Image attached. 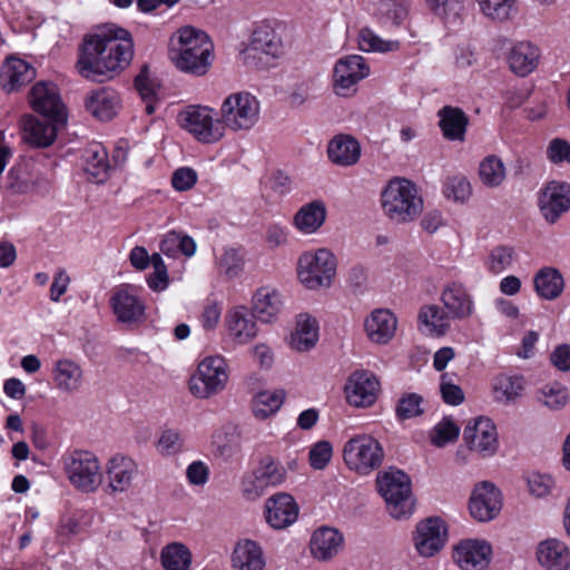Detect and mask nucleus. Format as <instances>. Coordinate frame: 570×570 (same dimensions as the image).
I'll list each match as a JSON object with an SVG mask.
<instances>
[{
  "instance_id": "1",
  "label": "nucleus",
  "mask_w": 570,
  "mask_h": 570,
  "mask_svg": "<svg viewBox=\"0 0 570 570\" xmlns=\"http://www.w3.org/2000/svg\"><path fill=\"white\" fill-rule=\"evenodd\" d=\"M132 57L131 33L116 24H105L83 37L76 68L85 79L104 82L129 66Z\"/></svg>"
},
{
  "instance_id": "2",
  "label": "nucleus",
  "mask_w": 570,
  "mask_h": 570,
  "mask_svg": "<svg viewBox=\"0 0 570 570\" xmlns=\"http://www.w3.org/2000/svg\"><path fill=\"white\" fill-rule=\"evenodd\" d=\"M213 43L203 30L191 26L178 30V41L170 48V59L175 66L195 76L205 75L212 65Z\"/></svg>"
},
{
  "instance_id": "3",
  "label": "nucleus",
  "mask_w": 570,
  "mask_h": 570,
  "mask_svg": "<svg viewBox=\"0 0 570 570\" xmlns=\"http://www.w3.org/2000/svg\"><path fill=\"white\" fill-rule=\"evenodd\" d=\"M381 203L385 216L396 224L414 220L423 209L415 185L405 178L390 180L381 193Z\"/></svg>"
},
{
  "instance_id": "4",
  "label": "nucleus",
  "mask_w": 570,
  "mask_h": 570,
  "mask_svg": "<svg viewBox=\"0 0 570 570\" xmlns=\"http://www.w3.org/2000/svg\"><path fill=\"white\" fill-rule=\"evenodd\" d=\"M376 485L394 519L407 518L413 513L414 500L411 480L403 471L390 469L377 475Z\"/></svg>"
},
{
  "instance_id": "5",
  "label": "nucleus",
  "mask_w": 570,
  "mask_h": 570,
  "mask_svg": "<svg viewBox=\"0 0 570 570\" xmlns=\"http://www.w3.org/2000/svg\"><path fill=\"white\" fill-rule=\"evenodd\" d=\"M385 453L382 444L370 434H357L351 438L343 448V460L347 468L362 475L379 469Z\"/></svg>"
},
{
  "instance_id": "6",
  "label": "nucleus",
  "mask_w": 570,
  "mask_h": 570,
  "mask_svg": "<svg viewBox=\"0 0 570 570\" xmlns=\"http://www.w3.org/2000/svg\"><path fill=\"white\" fill-rule=\"evenodd\" d=\"M283 55V42L277 32L267 23L256 27L244 50V62L256 69H268Z\"/></svg>"
},
{
  "instance_id": "7",
  "label": "nucleus",
  "mask_w": 570,
  "mask_h": 570,
  "mask_svg": "<svg viewBox=\"0 0 570 570\" xmlns=\"http://www.w3.org/2000/svg\"><path fill=\"white\" fill-rule=\"evenodd\" d=\"M219 116L224 129L248 130L258 120L259 102L248 92H234L223 101Z\"/></svg>"
},
{
  "instance_id": "8",
  "label": "nucleus",
  "mask_w": 570,
  "mask_h": 570,
  "mask_svg": "<svg viewBox=\"0 0 570 570\" xmlns=\"http://www.w3.org/2000/svg\"><path fill=\"white\" fill-rule=\"evenodd\" d=\"M63 469L70 483L82 492H94L102 481L97 456L83 450H75L63 456Z\"/></svg>"
},
{
  "instance_id": "9",
  "label": "nucleus",
  "mask_w": 570,
  "mask_h": 570,
  "mask_svg": "<svg viewBox=\"0 0 570 570\" xmlns=\"http://www.w3.org/2000/svg\"><path fill=\"white\" fill-rule=\"evenodd\" d=\"M335 271V258L325 248H321L315 253H304L298 259V277L309 289L330 286Z\"/></svg>"
},
{
  "instance_id": "10",
  "label": "nucleus",
  "mask_w": 570,
  "mask_h": 570,
  "mask_svg": "<svg viewBox=\"0 0 570 570\" xmlns=\"http://www.w3.org/2000/svg\"><path fill=\"white\" fill-rule=\"evenodd\" d=\"M228 380L227 363L223 356L205 357L189 381L190 392L200 399H208L224 390Z\"/></svg>"
},
{
  "instance_id": "11",
  "label": "nucleus",
  "mask_w": 570,
  "mask_h": 570,
  "mask_svg": "<svg viewBox=\"0 0 570 570\" xmlns=\"http://www.w3.org/2000/svg\"><path fill=\"white\" fill-rule=\"evenodd\" d=\"M286 479V469L272 456L263 458L252 473L245 475L240 483L242 494L246 500H256L268 488L282 484Z\"/></svg>"
},
{
  "instance_id": "12",
  "label": "nucleus",
  "mask_w": 570,
  "mask_h": 570,
  "mask_svg": "<svg viewBox=\"0 0 570 570\" xmlns=\"http://www.w3.org/2000/svg\"><path fill=\"white\" fill-rule=\"evenodd\" d=\"M214 110L204 106H189L178 116L181 128L190 132L198 141L214 144L224 137V126L214 119Z\"/></svg>"
},
{
  "instance_id": "13",
  "label": "nucleus",
  "mask_w": 570,
  "mask_h": 570,
  "mask_svg": "<svg viewBox=\"0 0 570 570\" xmlns=\"http://www.w3.org/2000/svg\"><path fill=\"white\" fill-rule=\"evenodd\" d=\"M370 75V67L358 55L337 60L333 70V86L336 95L350 97L356 92V85Z\"/></svg>"
},
{
  "instance_id": "14",
  "label": "nucleus",
  "mask_w": 570,
  "mask_h": 570,
  "mask_svg": "<svg viewBox=\"0 0 570 570\" xmlns=\"http://www.w3.org/2000/svg\"><path fill=\"white\" fill-rule=\"evenodd\" d=\"M30 104L33 110L43 118L56 121L67 120L66 106L53 82L38 81L30 91Z\"/></svg>"
},
{
  "instance_id": "15",
  "label": "nucleus",
  "mask_w": 570,
  "mask_h": 570,
  "mask_svg": "<svg viewBox=\"0 0 570 570\" xmlns=\"http://www.w3.org/2000/svg\"><path fill=\"white\" fill-rule=\"evenodd\" d=\"M539 208L544 219L554 224L570 209V184L552 180L540 191Z\"/></svg>"
},
{
  "instance_id": "16",
  "label": "nucleus",
  "mask_w": 570,
  "mask_h": 570,
  "mask_svg": "<svg viewBox=\"0 0 570 570\" xmlns=\"http://www.w3.org/2000/svg\"><path fill=\"white\" fill-rule=\"evenodd\" d=\"M463 439L470 450L484 456L492 455L498 449L497 429L489 417L480 416L470 421L464 429Z\"/></svg>"
},
{
  "instance_id": "17",
  "label": "nucleus",
  "mask_w": 570,
  "mask_h": 570,
  "mask_svg": "<svg viewBox=\"0 0 570 570\" xmlns=\"http://www.w3.org/2000/svg\"><path fill=\"white\" fill-rule=\"evenodd\" d=\"M501 505V493L493 483L483 481L475 485L469 504L474 519L481 522L490 521L500 512Z\"/></svg>"
},
{
  "instance_id": "18",
  "label": "nucleus",
  "mask_w": 570,
  "mask_h": 570,
  "mask_svg": "<svg viewBox=\"0 0 570 570\" xmlns=\"http://www.w3.org/2000/svg\"><path fill=\"white\" fill-rule=\"evenodd\" d=\"M491 554V546L478 539L462 540L453 551V558L462 570H485L490 564Z\"/></svg>"
},
{
  "instance_id": "19",
  "label": "nucleus",
  "mask_w": 570,
  "mask_h": 570,
  "mask_svg": "<svg viewBox=\"0 0 570 570\" xmlns=\"http://www.w3.org/2000/svg\"><path fill=\"white\" fill-rule=\"evenodd\" d=\"M417 552L423 557H432L439 552L446 540V528L440 518H428L417 523L413 538Z\"/></svg>"
},
{
  "instance_id": "20",
  "label": "nucleus",
  "mask_w": 570,
  "mask_h": 570,
  "mask_svg": "<svg viewBox=\"0 0 570 570\" xmlns=\"http://www.w3.org/2000/svg\"><path fill=\"white\" fill-rule=\"evenodd\" d=\"M380 382L368 371L354 372L346 385V396L350 404L355 406H370L377 396Z\"/></svg>"
},
{
  "instance_id": "21",
  "label": "nucleus",
  "mask_w": 570,
  "mask_h": 570,
  "mask_svg": "<svg viewBox=\"0 0 570 570\" xmlns=\"http://www.w3.org/2000/svg\"><path fill=\"white\" fill-rule=\"evenodd\" d=\"M66 121H56L49 118L39 119L35 116L23 118V141L37 148L50 146L57 137L58 126Z\"/></svg>"
},
{
  "instance_id": "22",
  "label": "nucleus",
  "mask_w": 570,
  "mask_h": 570,
  "mask_svg": "<svg viewBox=\"0 0 570 570\" xmlns=\"http://www.w3.org/2000/svg\"><path fill=\"white\" fill-rule=\"evenodd\" d=\"M298 507L292 495L278 493L266 501V521L274 529H284L294 523Z\"/></svg>"
},
{
  "instance_id": "23",
  "label": "nucleus",
  "mask_w": 570,
  "mask_h": 570,
  "mask_svg": "<svg viewBox=\"0 0 570 570\" xmlns=\"http://www.w3.org/2000/svg\"><path fill=\"white\" fill-rule=\"evenodd\" d=\"M119 106V95L111 88L92 90L85 99L86 110L101 121L112 119L116 116Z\"/></svg>"
},
{
  "instance_id": "24",
  "label": "nucleus",
  "mask_w": 570,
  "mask_h": 570,
  "mask_svg": "<svg viewBox=\"0 0 570 570\" xmlns=\"http://www.w3.org/2000/svg\"><path fill=\"white\" fill-rule=\"evenodd\" d=\"M256 315L245 306H237L226 315L229 335L239 344H246L257 334Z\"/></svg>"
},
{
  "instance_id": "25",
  "label": "nucleus",
  "mask_w": 570,
  "mask_h": 570,
  "mask_svg": "<svg viewBox=\"0 0 570 570\" xmlns=\"http://www.w3.org/2000/svg\"><path fill=\"white\" fill-rule=\"evenodd\" d=\"M343 542L344 537L338 530L330 527L318 528L311 538V553L320 561L331 560L338 553Z\"/></svg>"
},
{
  "instance_id": "26",
  "label": "nucleus",
  "mask_w": 570,
  "mask_h": 570,
  "mask_svg": "<svg viewBox=\"0 0 570 570\" xmlns=\"http://www.w3.org/2000/svg\"><path fill=\"white\" fill-rule=\"evenodd\" d=\"M327 157L337 166H353L361 157V145L358 140L351 135H336L327 145Z\"/></svg>"
},
{
  "instance_id": "27",
  "label": "nucleus",
  "mask_w": 570,
  "mask_h": 570,
  "mask_svg": "<svg viewBox=\"0 0 570 570\" xmlns=\"http://www.w3.org/2000/svg\"><path fill=\"white\" fill-rule=\"evenodd\" d=\"M396 325V317L389 309H375L364 322L367 337L377 344H386L394 336Z\"/></svg>"
},
{
  "instance_id": "28",
  "label": "nucleus",
  "mask_w": 570,
  "mask_h": 570,
  "mask_svg": "<svg viewBox=\"0 0 570 570\" xmlns=\"http://www.w3.org/2000/svg\"><path fill=\"white\" fill-rule=\"evenodd\" d=\"M537 558L547 570H567L570 567V550L558 539L542 541L538 546Z\"/></svg>"
},
{
  "instance_id": "29",
  "label": "nucleus",
  "mask_w": 570,
  "mask_h": 570,
  "mask_svg": "<svg viewBox=\"0 0 570 570\" xmlns=\"http://www.w3.org/2000/svg\"><path fill=\"white\" fill-rule=\"evenodd\" d=\"M114 313L122 323H136L142 320L145 306L128 288L120 287L110 298Z\"/></svg>"
},
{
  "instance_id": "30",
  "label": "nucleus",
  "mask_w": 570,
  "mask_h": 570,
  "mask_svg": "<svg viewBox=\"0 0 570 570\" xmlns=\"http://www.w3.org/2000/svg\"><path fill=\"white\" fill-rule=\"evenodd\" d=\"M539 59L540 50L535 45L520 41L510 51L509 66L515 75L525 77L535 70Z\"/></svg>"
},
{
  "instance_id": "31",
  "label": "nucleus",
  "mask_w": 570,
  "mask_h": 570,
  "mask_svg": "<svg viewBox=\"0 0 570 570\" xmlns=\"http://www.w3.org/2000/svg\"><path fill=\"white\" fill-rule=\"evenodd\" d=\"M438 116L442 134L448 140H464L469 117L461 108L444 106L438 111Z\"/></svg>"
},
{
  "instance_id": "32",
  "label": "nucleus",
  "mask_w": 570,
  "mask_h": 570,
  "mask_svg": "<svg viewBox=\"0 0 570 570\" xmlns=\"http://www.w3.org/2000/svg\"><path fill=\"white\" fill-rule=\"evenodd\" d=\"M36 76V70L24 60L10 58L3 66L0 79L2 88L8 91H14L29 83Z\"/></svg>"
},
{
  "instance_id": "33",
  "label": "nucleus",
  "mask_w": 570,
  "mask_h": 570,
  "mask_svg": "<svg viewBox=\"0 0 570 570\" xmlns=\"http://www.w3.org/2000/svg\"><path fill=\"white\" fill-rule=\"evenodd\" d=\"M491 389L494 401L508 405L523 395L525 381L522 375L502 373L493 377Z\"/></svg>"
},
{
  "instance_id": "34",
  "label": "nucleus",
  "mask_w": 570,
  "mask_h": 570,
  "mask_svg": "<svg viewBox=\"0 0 570 570\" xmlns=\"http://www.w3.org/2000/svg\"><path fill=\"white\" fill-rule=\"evenodd\" d=\"M137 473V464L134 460L127 456H114L107 469L109 479V489L111 492H124L127 490L132 481L134 475Z\"/></svg>"
},
{
  "instance_id": "35",
  "label": "nucleus",
  "mask_w": 570,
  "mask_h": 570,
  "mask_svg": "<svg viewBox=\"0 0 570 570\" xmlns=\"http://www.w3.org/2000/svg\"><path fill=\"white\" fill-rule=\"evenodd\" d=\"M441 299L452 318H465L472 313L473 302L461 284L448 285L442 292Z\"/></svg>"
},
{
  "instance_id": "36",
  "label": "nucleus",
  "mask_w": 570,
  "mask_h": 570,
  "mask_svg": "<svg viewBox=\"0 0 570 570\" xmlns=\"http://www.w3.org/2000/svg\"><path fill=\"white\" fill-rule=\"evenodd\" d=\"M283 305L282 295L276 289L262 287L254 295L253 312L262 322L271 323L276 320Z\"/></svg>"
},
{
  "instance_id": "37",
  "label": "nucleus",
  "mask_w": 570,
  "mask_h": 570,
  "mask_svg": "<svg viewBox=\"0 0 570 570\" xmlns=\"http://www.w3.org/2000/svg\"><path fill=\"white\" fill-rule=\"evenodd\" d=\"M232 564L237 570H264L265 560L261 547L252 540L238 543L232 556Z\"/></svg>"
},
{
  "instance_id": "38",
  "label": "nucleus",
  "mask_w": 570,
  "mask_h": 570,
  "mask_svg": "<svg viewBox=\"0 0 570 570\" xmlns=\"http://www.w3.org/2000/svg\"><path fill=\"white\" fill-rule=\"evenodd\" d=\"M53 380L60 391L77 392L82 384V370L71 360H59L53 370Z\"/></svg>"
},
{
  "instance_id": "39",
  "label": "nucleus",
  "mask_w": 570,
  "mask_h": 570,
  "mask_svg": "<svg viewBox=\"0 0 570 570\" xmlns=\"http://www.w3.org/2000/svg\"><path fill=\"white\" fill-rule=\"evenodd\" d=\"M537 294L544 299H556L564 288L561 273L553 267L541 268L533 279Z\"/></svg>"
},
{
  "instance_id": "40",
  "label": "nucleus",
  "mask_w": 570,
  "mask_h": 570,
  "mask_svg": "<svg viewBox=\"0 0 570 570\" xmlns=\"http://www.w3.org/2000/svg\"><path fill=\"white\" fill-rule=\"evenodd\" d=\"M85 171L97 183L106 179L110 168L106 148L99 142L90 144L82 154Z\"/></svg>"
},
{
  "instance_id": "41",
  "label": "nucleus",
  "mask_w": 570,
  "mask_h": 570,
  "mask_svg": "<svg viewBox=\"0 0 570 570\" xmlns=\"http://www.w3.org/2000/svg\"><path fill=\"white\" fill-rule=\"evenodd\" d=\"M318 340V327L315 318L301 314L297 318L296 330L291 335V347L305 352L313 348Z\"/></svg>"
},
{
  "instance_id": "42",
  "label": "nucleus",
  "mask_w": 570,
  "mask_h": 570,
  "mask_svg": "<svg viewBox=\"0 0 570 570\" xmlns=\"http://www.w3.org/2000/svg\"><path fill=\"white\" fill-rule=\"evenodd\" d=\"M326 209L322 202L304 205L295 215V226L305 234L316 232L325 222Z\"/></svg>"
},
{
  "instance_id": "43",
  "label": "nucleus",
  "mask_w": 570,
  "mask_h": 570,
  "mask_svg": "<svg viewBox=\"0 0 570 570\" xmlns=\"http://www.w3.org/2000/svg\"><path fill=\"white\" fill-rule=\"evenodd\" d=\"M480 11L489 19L505 22L519 11L518 0H475Z\"/></svg>"
},
{
  "instance_id": "44",
  "label": "nucleus",
  "mask_w": 570,
  "mask_h": 570,
  "mask_svg": "<svg viewBox=\"0 0 570 570\" xmlns=\"http://www.w3.org/2000/svg\"><path fill=\"white\" fill-rule=\"evenodd\" d=\"M284 400L285 392L283 390L259 392L253 400V413L258 419H266L279 410Z\"/></svg>"
},
{
  "instance_id": "45",
  "label": "nucleus",
  "mask_w": 570,
  "mask_h": 570,
  "mask_svg": "<svg viewBox=\"0 0 570 570\" xmlns=\"http://www.w3.org/2000/svg\"><path fill=\"white\" fill-rule=\"evenodd\" d=\"M481 181L488 187H498L505 179V167L501 158L495 155L485 157L479 166Z\"/></svg>"
},
{
  "instance_id": "46",
  "label": "nucleus",
  "mask_w": 570,
  "mask_h": 570,
  "mask_svg": "<svg viewBox=\"0 0 570 570\" xmlns=\"http://www.w3.org/2000/svg\"><path fill=\"white\" fill-rule=\"evenodd\" d=\"M450 317L449 313L438 305L423 306L419 314V320L435 335H443L446 332Z\"/></svg>"
},
{
  "instance_id": "47",
  "label": "nucleus",
  "mask_w": 570,
  "mask_h": 570,
  "mask_svg": "<svg viewBox=\"0 0 570 570\" xmlns=\"http://www.w3.org/2000/svg\"><path fill=\"white\" fill-rule=\"evenodd\" d=\"M161 563L166 570H187L190 564V552L181 543H171L161 551Z\"/></svg>"
},
{
  "instance_id": "48",
  "label": "nucleus",
  "mask_w": 570,
  "mask_h": 570,
  "mask_svg": "<svg viewBox=\"0 0 570 570\" xmlns=\"http://www.w3.org/2000/svg\"><path fill=\"white\" fill-rule=\"evenodd\" d=\"M515 259V250L509 245L493 247L485 261V267L491 274H501L510 268Z\"/></svg>"
},
{
  "instance_id": "49",
  "label": "nucleus",
  "mask_w": 570,
  "mask_h": 570,
  "mask_svg": "<svg viewBox=\"0 0 570 570\" xmlns=\"http://www.w3.org/2000/svg\"><path fill=\"white\" fill-rule=\"evenodd\" d=\"M539 401L550 410H560L569 401V392L558 382L546 384L540 390Z\"/></svg>"
},
{
  "instance_id": "50",
  "label": "nucleus",
  "mask_w": 570,
  "mask_h": 570,
  "mask_svg": "<svg viewBox=\"0 0 570 570\" xmlns=\"http://www.w3.org/2000/svg\"><path fill=\"white\" fill-rule=\"evenodd\" d=\"M244 266V254L236 248H226L218 259L219 272L229 278L240 274Z\"/></svg>"
},
{
  "instance_id": "51",
  "label": "nucleus",
  "mask_w": 570,
  "mask_h": 570,
  "mask_svg": "<svg viewBox=\"0 0 570 570\" xmlns=\"http://www.w3.org/2000/svg\"><path fill=\"white\" fill-rule=\"evenodd\" d=\"M358 47L362 51L387 52L397 48V42L385 41L376 36L371 29L363 28L358 33Z\"/></svg>"
},
{
  "instance_id": "52",
  "label": "nucleus",
  "mask_w": 570,
  "mask_h": 570,
  "mask_svg": "<svg viewBox=\"0 0 570 570\" xmlns=\"http://www.w3.org/2000/svg\"><path fill=\"white\" fill-rule=\"evenodd\" d=\"M423 397L416 393L403 395L396 404V416L399 420H409L423 414Z\"/></svg>"
},
{
  "instance_id": "53",
  "label": "nucleus",
  "mask_w": 570,
  "mask_h": 570,
  "mask_svg": "<svg viewBox=\"0 0 570 570\" xmlns=\"http://www.w3.org/2000/svg\"><path fill=\"white\" fill-rule=\"evenodd\" d=\"M443 193L446 198L463 203L471 196L472 188L464 176H452L448 177Z\"/></svg>"
},
{
  "instance_id": "54",
  "label": "nucleus",
  "mask_w": 570,
  "mask_h": 570,
  "mask_svg": "<svg viewBox=\"0 0 570 570\" xmlns=\"http://www.w3.org/2000/svg\"><path fill=\"white\" fill-rule=\"evenodd\" d=\"M432 443L439 448L458 439L460 428L450 419H443L433 430Z\"/></svg>"
},
{
  "instance_id": "55",
  "label": "nucleus",
  "mask_w": 570,
  "mask_h": 570,
  "mask_svg": "<svg viewBox=\"0 0 570 570\" xmlns=\"http://www.w3.org/2000/svg\"><path fill=\"white\" fill-rule=\"evenodd\" d=\"M184 440L180 433L173 429L164 430L157 442V449L163 455H174L181 451Z\"/></svg>"
},
{
  "instance_id": "56",
  "label": "nucleus",
  "mask_w": 570,
  "mask_h": 570,
  "mask_svg": "<svg viewBox=\"0 0 570 570\" xmlns=\"http://www.w3.org/2000/svg\"><path fill=\"white\" fill-rule=\"evenodd\" d=\"M463 0H426L430 9L445 20L456 19L463 10Z\"/></svg>"
},
{
  "instance_id": "57",
  "label": "nucleus",
  "mask_w": 570,
  "mask_h": 570,
  "mask_svg": "<svg viewBox=\"0 0 570 570\" xmlns=\"http://www.w3.org/2000/svg\"><path fill=\"white\" fill-rule=\"evenodd\" d=\"M333 455V448L328 441L316 442L309 450V463L316 470H323Z\"/></svg>"
},
{
  "instance_id": "58",
  "label": "nucleus",
  "mask_w": 570,
  "mask_h": 570,
  "mask_svg": "<svg viewBox=\"0 0 570 570\" xmlns=\"http://www.w3.org/2000/svg\"><path fill=\"white\" fill-rule=\"evenodd\" d=\"M440 392L442 400L449 405H460L464 401L462 389L452 383L448 373L441 375Z\"/></svg>"
},
{
  "instance_id": "59",
  "label": "nucleus",
  "mask_w": 570,
  "mask_h": 570,
  "mask_svg": "<svg viewBox=\"0 0 570 570\" xmlns=\"http://www.w3.org/2000/svg\"><path fill=\"white\" fill-rule=\"evenodd\" d=\"M82 524L76 517L66 515L60 519L57 535L59 540L65 543L68 542L71 538L80 534L83 531Z\"/></svg>"
},
{
  "instance_id": "60",
  "label": "nucleus",
  "mask_w": 570,
  "mask_h": 570,
  "mask_svg": "<svg viewBox=\"0 0 570 570\" xmlns=\"http://www.w3.org/2000/svg\"><path fill=\"white\" fill-rule=\"evenodd\" d=\"M197 181V173L189 167H181L174 171L171 185L176 190L184 191L194 187Z\"/></svg>"
},
{
  "instance_id": "61",
  "label": "nucleus",
  "mask_w": 570,
  "mask_h": 570,
  "mask_svg": "<svg viewBox=\"0 0 570 570\" xmlns=\"http://www.w3.org/2000/svg\"><path fill=\"white\" fill-rule=\"evenodd\" d=\"M549 160L554 164L570 163V144L563 139H552L547 149Z\"/></svg>"
},
{
  "instance_id": "62",
  "label": "nucleus",
  "mask_w": 570,
  "mask_h": 570,
  "mask_svg": "<svg viewBox=\"0 0 570 570\" xmlns=\"http://www.w3.org/2000/svg\"><path fill=\"white\" fill-rule=\"evenodd\" d=\"M530 492L537 498H542L549 494L553 487V480L550 475L532 473L528 479Z\"/></svg>"
},
{
  "instance_id": "63",
  "label": "nucleus",
  "mask_w": 570,
  "mask_h": 570,
  "mask_svg": "<svg viewBox=\"0 0 570 570\" xmlns=\"http://www.w3.org/2000/svg\"><path fill=\"white\" fill-rule=\"evenodd\" d=\"M23 171L20 167H12L8 173V188L14 194H27L30 191L31 186L23 177Z\"/></svg>"
},
{
  "instance_id": "64",
  "label": "nucleus",
  "mask_w": 570,
  "mask_h": 570,
  "mask_svg": "<svg viewBox=\"0 0 570 570\" xmlns=\"http://www.w3.org/2000/svg\"><path fill=\"white\" fill-rule=\"evenodd\" d=\"M551 363L560 371L570 370V344L558 345L550 355Z\"/></svg>"
}]
</instances>
